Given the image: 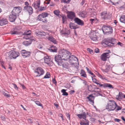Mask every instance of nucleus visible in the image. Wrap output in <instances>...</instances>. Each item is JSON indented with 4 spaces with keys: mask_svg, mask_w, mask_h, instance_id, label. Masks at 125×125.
Segmentation results:
<instances>
[{
    "mask_svg": "<svg viewBox=\"0 0 125 125\" xmlns=\"http://www.w3.org/2000/svg\"><path fill=\"white\" fill-rule=\"evenodd\" d=\"M59 53L61 55L62 60L64 61H66L69 59L71 54L70 52L64 49L61 50Z\"/></svg>",
    "mask_w": 125,
    "mask_h": 125,
    "instance_id": "f257e3e1",
    "label": "nucleus"
},
{
    "mask_svg": "<svg viewBox=\"0 0 125 125\" xmlns=\"http://www.w3.org/2000/svg\"><path fill=\"white\" fill-rule=\"evenodd\" d=\"M49 15L48 13L46 12H43L40 14L37 17V20L43 22L47 23L48 21L46 17H47Z\"/></svg>",
    "mask_w": 125,
    "mask_h": 125,
    "instance_id": "f03ea898",
    "label": "nucleus"
},
{
    "mask_svg": "<svg viewBox=\"0 0 125 125\" xmlns=\"http://www.w3.org/2000/svg\"><path fill=\"white\" fill-rule=\"evenodd\" d=\"M116 102L113 100H109L106 106V109L109 111L115 110Z\"/></svg>",
    "mask_w": 125,
    "mask_h": 125,
    "instance_id": "7ed1b4c3",
    "label": "nucleus"
},
{
    "mask_svg": "<svg viewBox=\"0 0 125 125\" xmlns=\"http://www.w3.org/2000/svg\"><path fill=\"white\" fill-rule=\"evenodd\" d=\"M20 55L19 53L17 51H11L7 53V56L11 59H15Z\"/></svg>",
    "mask_w": 125,
    "mask_h": 125,
    "instance_id": "20e7f679",
    "label": "nucleus"
},
{
    "mask_svg": "<svg viewBox=\"0 0 125 125\" xmlns=\"http://www.w3.org/2000/svg\"><path fill=\"white\" fill-rule=\"evenodd\" d=\"M102 30L104 34L111 33L112 31V29L111 27H107L105 25L103 26Z\"/></svg>",
    "mask_w": 125,
    "mask_h": 125,
    "instance_id": "39448f33",
    "label": "nucleus"
},
{
    "mask_svg": "<svg viewBox=\"0 0 125 125\" xmlns=\"http://www.w3.org/2000/svg\"><path fill=\"white\" fill-rule=\"evenodd\" d=\"M22 10V8L19 6L14 7L12 12V14L16 16H19V13Z\"/></svg>",
    "mask_w": 125,
    "mask_h": 125,
    "instance_id": "423d86ee",
    "label": "nucleus"
},
{
    "mask_svg": "<svg viewBox=\"0 0 125 125\" xmlns=\"http://www.w3.org/2000/svg\"><path fill=\"white\" fill-rule=\"evenodd\" d=\"M108 52L104 53L101 55L100 59L102 61H105L107 60V59L109 58V53L110 52V51L108 50Z\"/></svg>",
    "mask_w": 125,
    "mask_h": 125,
    "instance_id": "0eeeda50",
    "label": "nucleus"
},
{
    "mask_svg": "<svg viewBox=\"0 0 125 125\" xmlns=\"http://www.w3.org/2000/svg\"><path fill=\"white\" fill-rule=\"evenodd\" d=\"M34 72L37 74L36 77L40 76L43 75L44 73V70L41 68L39 67L37 68L34 71Z\"/></svg>",
    "mask_w": 125,
    "mask_h": 125,
    "instance_id": "6e6552de",
    "label": "nucleus"
},
{
    "mask_svg": "<svg viewBox=\"0 0 125 125\" xmlns=\"http://www.w3.org/2000/svg\"><path fill=\"white\" fill-rule=\"evenodd\" d=\"M55 61L57 62L58 64L60 66L61 65L62 62L64 61L63 60H62V56L59 55L55 56Z\"/></svg>",
    "mask_w": 125,
    "mask_h": 125,
    "instance_id": "1a4fd4ad",
    "label": "nucleus"
},
{
    "mask_svg": "<svg viewBox=\"0 0 125 125\" xmlns=\"http://www.w3.org/2000/svg\"><path fill=\"white\" fill-rule=\"evenodd\" d=\"M106 44L109 46H112L115 43L116 41L115 39L110 38L107 40Z\"/></svg>",
    "mask_w": 125,
    "mask_h": 125,
    "instance_id": "9d476101",
    "label": "nucleus"
},
{
    "mask_svg": "<svg viewBox=\"0 0 125 125\" xmlns=\"http://www.w3.org/2000/svg\"><path fill=\"white\" fill-rule=\"evenodd\" d=\"M96 84L97 85H99V86L100 87H103L104 88L108 87L110 88H113L112 85L109 83H104L103 84H102L98 82L96 83Z\"/></svg>",
    "mask_w": 125,
    "mask_h": 125,
    "instance_id": "9b49d317",
    "label": "nucleus"
},
{
    "mask_svg": "<svg viewBox=\"0 0 125 125\" xmlns=\"http://www.w3.org/2000/svg\"><path fill=\"white\" fill-rule=\"evenodd\" d=\"M23 10L28 11L30 15L33 12V9L31 6H24Z\"/></svg>",
    "mask_w": 125,
    "mask_h": 125,
    "instance_id": "f8f14e48",
    "label": "nucleus"
},
{
    "mask_svg": "<svg viewBox=\"0 0 125 125\" xmlns=\"http://www.w3.org/2000/svg\"><path fill=\"white\" fill-rule=\"evenodd\" d=\"M67 16L68 18L72 20L75 17V14L74 12L70 11L69 12Z\"/></svg>",
    "mask_w": 125,
    "mask_h": 125,
    "instance_id": "ddd939ff",
    "label": "nucleus"
},
{
    "mask_svg": "<svg viewBox=\"0 0 125 125\" xmlns=\"http://www.w3.org/2000/svg\"><path fill=\"white\" fill-rule=\"evenodd\" d=\"M51 57L50 56L46 55L44 57V60L45 63L49 64L50 63L52 62L51 61Z\"/></svg>",
    "mask_w": 125,
    "mask_h": 125,
    "instance_id": "4468645a",
    "label": "nucleus"
},
{
    "mask_svg": "<svg viewBox=\"0 0 125 125\" xmlns=\"http://www.w3.org/2000/svg\"><path fill=\"white\" fill-rule=\"evenodd\" d=\"M74 20L75 22L79 25L82 26L84 24L83 21L78 18H75Z\"/></svg>",
    "mask_w": 125,
    "mask_h": 125,
    "instance_id": "2eb2a0df",
    "label": "nucleus"
},
{
    "mask_svg": "<svg viewBox=\"0 0 125 125\" xmlns=\"http://www.w3.org/2000/svg\"><path fill=\"white\" fill-rule=\"evenodd\" d=\"M86 99H88V101L92 104H93L94 103V97L92 94L86 97Z\"/></svg>",
    "mask_w": 125,
    "mask_h": 125,
    "instance_id": "dca6fc26",
    "label": "nucleus"
},
{
    "mask_svg": "<svg viewBox=\"0 0 125 125\" xmlns=\"http://www.w3.org/2000/svg\"><path fill=\"white\" fill-rule=\"evenodd\" d=\"M34 40L33 38L28 39L27 41L23 42V44L25 46H28L31 44L32 41Z\"/></svg>",
    "mask_w": 125,
    "mask_h": 125,
    "instance_id": "f3484780",
    "label": "nucleus"
},
{
    "mask_svg": "<svg viewBox=\"0 0 125 125\" xmlns=\"http://www.w3.org/2000/svg\"><path fill=\"white\" fill-rule=\"evenodd\" d=\"M21 54L23 56L25 57L24 58L30 55V52H28L24 50H23L21 51Z\"/></svg>",
    "mask_w": 125,
    "mask_h": 125,
    "instance_id": "a211bd4d",
    "label": "nucleus"
},
{
    "mask_svg": "<svg viewBox=\"0 0 125 125\" xmlns=\"http://www.w3.org/2000/svg\"><path fill=\"white\" fill-rule=\"evenodd\" d=\"M91 40L94 41H95L97 40V36L95 32H92L91 33L90 37Z\"/></svg>",
    "mask_w": 125,
    "mask_h": 125,
    "instance_id": "6ab92c4d",
    "label": "nucleus"
},
{
    "mask_svg": "<svg viewBox=\"0 0 125 125\" xmlns=\"http://www.w3.org/2000/svg\"><path fill=\"white\" fill-rule=\"evenodd\" d=\"M8 21L5 18H0V25L3 26L7 24Z\"/></svg>",
    "mask_w": 125,
    "mask_h": 125,
    "instance_id": "aec40b11",
    "label": "nucleus"
},
{
    "mask_svg": "<svg viewBox=\"0 0 125 125\" xmlns=\"http://www.w3.org/2000/svg\"><path fill=\"white\" fill-rule=\"evenodd\" d=\"M40 0H36L35 1L32 5V6L36 9L39 8L40 6Z\"/></svg>",
    "mask_w": 125,
    "mask_h": 125,
    "instance_id": "412c9836",
    "label": "nucleus"
},
{
    "mask_svg": "<svg viewBox=\"0 0 125 125\" xmlns=\"http://www.w3.org/2000/svg\"><path fill=\"white\" fill-rule=\"evenodd\" d=\"M77 116L80 119L83 118L84 119V120H85V119H86V115L85 112H83L82 114H78L77 115Z\"/></svg>",
    "mask_w": 125,
    "mask_h": 125,
    "instance_id": "4be33fe9",
    "label": "nucleus"
},
{
    "mask_svg": "<svg viewBox=\"0 0 125 125\" xmlns=\"http://www.w3.org/2000/svg\"><path fill=\"white\" fill-rule=\"evenodd\" d=\"M20 32L17 28H14L13 30H11L10 32V33L11 34H18Z\"/></svg>",
    "mask_w": 125,
    "mask_h": 125,
    "instance_id": "5701e85b",
    "label": "nucleus"
},
{
    "mask_svg": "<svg viewBox=\"0 0 125 125\" xmlns=\"http://www.w3.org/2000/svg\"><path fill=\"white\" fill-rule=\"evenodd\" d=\"M16 16L12 14L10 15L9 17V20L10 21L13 22L15 21L16 18Z\"/></svg>",
    "mask_w": 125,
    "mask_h": 125,
    "instance_id": "b1692460",
    "label": "nucleus"
},
{
    "mask_svg": "<svg viewBox=\"0 0 125 125\" xmlns=\"http://www.w3.org/2000/svg\"><path fill=\"white\" fill-rule=\"evenodd\" d=\"M95 86V85L92 84H91L89 86H88V90L91 92L93 91L94 90Z\"/></svg>",
    "mask_w": 125,
    "mask_h": 125,
    "instance_id": "393cba45",
    "label": "nucleus"
},
{
    "mask_svg": "<svg viewBox=\"0 0 125 125\" xmlns=\"http://www.w3.org/2000/svg\"><path fill=\"white\" fill-rule=\"evenodd\" d=\"M107 12L106 11L102 12L101 15L102 18L104 19H105L107 17Z\"/></svg>",
    "mask_w": 125,
    "mask_h": 125,
    "instance_id": "a878e982",
    "label": "nucleus"
},
{
    "mask_svg": "<svg viewBox=\"0 0 125 125\" xmlns=\"http://www.w3.org/2000/svg\"><path fill=\"white\" fill-rule=\"evenodd\" d=\"M47 39L48 40L54 43L55 44L57 43V42L53 37L52 36H49L48 37Z\"/></svg>",
    "mask_w": 125,
    "mask_h": 125,
    "instance_id": "bb28decb",
    "label": "nucleus"
},
{
    "mask_svg": "<svg viewBox=\"0 0 125 125\" xmlns=\"http://www.w3.org/2000/svg\"><path fill=\"white\" fill-rule=\"evenodd\" d=\"M80 73L81 76L85 78L87 77V75L86 73V72L84 70L81 69V70Z\"/></svg>",
    "mask_w": 125,
    "mask_h": 125,
    "instance_id": "cd10ccee",
    "label": "nucleus"
},
{
    "mask_svg": "<svg viewBox=\"0 0 125 125\" xmlns=\"http://www.w3.org/2000/svg\"><path fill=\"white\" fill-rule=\"evenodd\" d=\"M89 121L85 119L83 121L81 122L80 124L81 125H89Z\"/></svg>",
    "mask_w": 125,
    "mask_h": 125,
    "instance_id": "c85d7f7f",
    "label": "nucleus"
},
{
    "mask_svg": "<svg viewBox=\"0 0 125 125\" xmlns=\"http://www.w3.org/2000/svg\"><path fill=\"white\" fill-rule=\"evenodd\" d=\"M69 27L71 29H75L78 28L77 25H76L72 23H70L69 24Z\"/></svg>",
    "mask_w": 125,
    "mask_h": 125,
    "instance_id": "c756f323",
    "label": "nucleus"
},
{
    "mask_svg": "<svg viewBox=\"0 0 125 125\" xmlns=\"http://www.w3.org/2000/svg\"><path fill=\"white\" fill-rule=\"evenodd\" d=\"M61 33L65 35H67L70 34V31L69 30H62L61 31Z\"/></svg>",
    "mask_w": 125,
    "mask_h": 125,
    "instance_id": "7c9ffc66",
    "label": "nucleus"
},
{
    "mask_svg": "<svg viewBox=\"0 0 125 125\" xmlns=\"http://www.w3.org/2000/svg\"><path fill=\"white\" fill-rule=\"evenodd\" d=\"M119 20L121 22L125 24V15H121L120 17Z\"/></svg>",
    "mask_w": 125,
    "mask_h": 125,
    "instance_id": "2f4dec72",
    "label": "nucleus"
},
{
    "mask_svg": "<svg viewBox=\"0 0 125 125\" xmlns=\"http://www.w3.org/2000/svg\"><path fill=\"white\" fill-rule=\"evenodd\" d=\"M115 107V110H116V111L120 110L122 109V107L118 105L116 102Z\"/></svg>",
    "mask_w": 125,
    "mask_h": 125,
    "instance_id": "473e14b6",
    "label": "nucleus"
},
{
    "mask_svg": "<svg viewBox=\"0 0 125 125\" xmlns=\"http://www.w3.org/2000/svg\"><path fill=\"white\" fill-rule=\"evenodd\" d=\"M64 62V61L63 62H62L61 65H62V66L63 67L65 68H68L69 67L68 64L66 62Z\"/></svg>",
    "mask_w": 125,
    "mask_h": 125,
    "instance_id": "72a5a7b5",
    "label": "nucleus"
},
{
    "mask_svg": "<svg viewBox=\"0 0 125 125\" xmlns=\"http://www.w3.org/2000/svg\"><path fill=\"white\" fill-rule=\"evenodd\" d=\"M69 58L72 62H74L75 61H78V59L76 57L73 56H70Z\"/></svg>",
    "mask_w": 125,
    "mask_h": 125,
    "instance_id": "f704fd0d",
    "label": "nucleus"
},
{
    "mask_svg": "<svg viewBox=\"0 0 125 125\" xmlns=\"http://www.w3.org/2000/svg\"><path fill=\"white\" fill-rule=\"evenodd\" d=\"M66 90L64 89H62L61 90V92L63 93L62 95L65 96H67L68 95L67 93L66 92Z\"/></svg>",
    "mask_w": 125,
    "mask_h": 125,
    "instance_id": "c9c22d12",
    "label": "nucleus"
},
{
    "mask_svg": "<svg viewBox=\"0 0 125 125\" xmlns=\"http://www.w3.org/2000/svg\"><path fill=\"white\" fill-rule=\"evenodd\" d=\"M81 17H84L86 16V13L85 11H82L80 14Z\"/></svg>",
    "mask_w": 125,
    "mask_h": 125,
    "instance_id": "e433bc0d",
    "label": "nucleus"
},
{
    "mask_svg": "<svg viewBox=\"0 0 125 125\" xmlns=\"http://www.w3.org/2000/svg\"><path fill=\"white\" fill-rule=\"evenodd\" d=\"M35 104L38 106H40L42 107H43L42 104L40 103L39 101H35Z\"/></svg>",
    "mask_w": 125,
    "mask_h": 125,
    "instance_id": "4c0bfd02",
    "label": "nucleus"
},
{
    "mask_svg": "<svg viewBox=\"0 0 125 125\" xmlns=\"http://www.w3.org/2000/svg\"><path fill=\"white\" fill-rule=\"evenodd\" d=\"M56 15L58 16L59 14L60 11L59 10H55L53 12Z\"/></svg>",
    "mask_w": 125,
    "mask_h": 125,
    "instance_id": "58836bf2",
    "label": "nucleus"
},
{
    "mask_svg": "<svg viewBox=\"0 0 125 125\" xmlns=\"http://www.w3.org/2000/svg\"><path fill=\"white\" fill-rule=\"evenodd\" d=\"M50 74L49 73L47 72L46 75L44 76V78H48L50 77Z\"/></svg>",
    "mask_w": 125,
    "mask_h": 125,
    "instance_id": "ea45409f",
    "label": "nucleus"
},
{
    "mask_svg": "<svg viewBox=\"0 0 125 125\" xmlns=\"http://www.w3.org/2000/svg\"><path fill=\"white\" fill-rule=\"evenodd\" d=\"M62 23H64L65 21H66V18L65 16H62Z\"/></svg>",
    "mask_w": 125,
    "mask_h": 125,
    "instance_id": "a19ab883",
    "label": "nucleus"
},
{
    "mask_svg": "<svg viewBox=\"0 0 125 125\" xmlns=\"http://www.w3.org/2000/svg\"><path fill=\"white\" fill-rule=\"evenodd\" d=\"M95 77H93V76H92V78L93 82L94 83L96 84V83H97L98 82H97V81L96 79L95 78Z\"/></svg>",
    "mask_w": 125,
    "mask_h": 125,
    "instance_id": "79ce46f5",
    "label": "nucleus"
},
{
    "mask_svg": "<svg viewBox=\"0 0 125 125\" xmlns=\"http://www.w3.org/2000/svg\"><path fill=\"white\" fill-rule=\"evenodd\" d=\"M31 31H27L25 32L24 34L25 35H30L31 34Z\"/></svg>",
    "mask_w": 125,
    "mask_h": 125,
    "instance_id": "37998d69",
    "label": "nucleus"
},
{
    "mask_svg": "<svg viewBox=\"0 0 125 125\" xmlns=\"http://www.w3.org/2000/svg\"><path fill=\"white\" fill-rule=\"evenodd\" d=\"M39 36V37H43L46 35V33L44 32H41V33L38 34Z\"/></svg>",
    "mask_w": 125,
    "mask_h": 125,
    "instance_id": "c03bdc74",
    "label": "nucleus"
},
{
    "mask_svg": "<svg viewBox=\"0 0 125 125\" xmlns=\"http://www.w3.org/2000/svg\"><path fill=\"white\" fill-rule=\"evenodd\" d=\"M121 94H122L121 93H119V97H123L124 98H125V95L123 94H122V95H121Z\"/></svg>",
    "mask_w": 125,
    "mask_h": 125,
    "instance_id": "a18cd8bd",
    "label": "nucleus"
},
{
    "mask_svg": "<svg viewBox=\"0 0 125 125\" xmlns=\"http://www.w3.org/2000/svg\"><path fill=\"white\" fill-rule=\"evenodd\" d=\"M3 94L4 96H6L7 97H10V95L7 93H5L4 92L3 93Z\"/></svg>",
    "mask_w": 125,
    "mask_h": 125,
    "instance_id": "49530a36",
    "label": "nucleus"
},
{
    "mask_svg": "<svg viewBox=\"0 0 125 125\" xmlns=\"http://www.w3.org/2000/svg\"><path fill=\"white\" fill-rule=\"evenodd\" d=\"M87 51L89 52L90 53H93V50L92 49H90L89 48H87Z\"/></svg>",
    "mask_w": 125,
    "mask_h": 125,
    "instance_id": "de8ad7c7",
    "label": "nucleus"
},
{
    "mask_svg": "<svg viewBox=\"0 0 125 125\" xmlns=\"http://www.w3.org/2000/svg\"><path fill=\"white\" fill-rule=\"evenodd\" d=\"M41 53L39 52H36L35 55V56H41Z\"/></svg>",
    "mask_w": 125,
    "mask_h": 125,
    "instance_id": "09e8293b",
    "label": "nucleus"
},
{
    "mask_svg": "<svg viewBox=\"0 0 125 125\" xmlns=\"http://www.w3.org/2000/svg\"><path fill=\"white\" fill-rule=\"evenodd\" d=\"M97 76L100 78L103 79H104L105 78L104 77H103L99 73H98L97 74Z\"/></svg>",
    "mask_w": 125,
    "mask_h": 125,
    "instance_id": "8fccbe9b",
    "label": "nucleus"
},
{
    "mask_svg": "<svg viewBox=\"0 0 125 125\" xmlns=\"http://www.w3.org/2000/svg\"><path fill=\"white\" fill-rule=\"evenodd\" d=\"M66 116L68 118V119L70 120V116L69 114V113H66Z\"/></svg>",
    "mask_w": 125,
    "mask_h": 125,
    "instance_id": "3c124183",
    "label": "nucleus"
},
{
    "mask_svg": "<svg viewBox=\"0 0 125 125\" xmlns=\"http://www.w3.org/2000/svg\"><path fill=\"white\" fill-rule=\"evenodd\" d=\"M69 61L70 62V64H74L75 63V62H73V61H72V60H71L70 59L69 60Z\"/></svg>",
    "mask_w": 125,
    "mask_h": 125,
    "instance_id": "603ef678",
    "label": "nucleus"
},
{
    "mask_svg": "<svg viewBox=\"0 0 125 125\" xmlns=\"http://www.w3.org/2000/svg\"><path fill=\"white\" fill-rule=\"evenodd\" d=\"M117 44L118 45H120L121 46H123V44L122 43L120 42H119L117 43Z\"/></svg>",
    "mask_w": 125,
    "mask_h": 125,
    "instance_id": "864d4df0",
    "label": "nucleus"
},
{
    "mask_svg": "<svg viewBox=\"0 0 125 125\" xmlns=\"http://www.w3.org/2000/svg\"><path fill=\"white\" fill-rule=\"evenodd\" d=\"M13 84V85L15 89H16L18 90V88L17 87L16 85L15 84Z\"/></svg>",
    "mask_w": 125,
    "mask_h": 125,
    "instance_id": "5fc2aeb1",
    "label": "nucleus"
},
{
    "mask_svg": "<svg viewBox=\"0 0 125 125\" xmlns=\"http://www.w3.org/2000/svg\"><path fill=\"white\" fill-rule=\"evenodd\" d=\"M51 50H52V51L53 52H56L57 50V48L55 47L54 49H52Z\"/></svg>",
    "mask_w": 125,
    "mask_h": 125,
    "instance_id": "6e6d98bb",
    "label": "nucleus"
},
{
    "mask_svg": "<svg viewBox=\"0 0 125 125\" xmlns=\"http://www.w3.org/2000/svg\"><path fill=\"white\" fill-rule=\"evenodd\" d=\"M66 1L67 0H62V1L61 2H63L64 3H68L69 2H70V0H67V1Z\"/></svg>",
    "mask_w": 125,
    "mask_h": 125,
    "instance_id": "4d7b16f0",
    "label": "nucleus"
},
{
    "mask_svg": "<svg viewBox=\"0 0 125 125\" xmlns=\"http://www.w3.org/2000/svg\"><path fill=\"white\" fill-rule=\"evenodd\" d=\"M50 0H45L44 2L45 3L47 4H49L50 3Z\"/></svg>",
    "mask_w": 125,
    "mask_h": 125,
    "instance_id": "13d9d810",
    "label": "nucleus"
},
{
    "mask_svg": "<svg viewBox=\"0 0 125 125\" xmlns=\"http://www.w3.org/2000/svg\"><path fill=\"white\" fill-rule=\"evenodd\" d=\"M25 4L26 5L25 6H29V3L28 2H26L25 3Z\"/></svg>",
    "mask_w": 125,
    "mask_h": 125,
    "instance_id": "bf43d9fd",
    "label": "nucleus"
},
{
    "mask_svg": "<svg viewBox=\"0 0 125 125\" xmlns=\"http://www.w3.org/2000/svg\"><path fill=\"white\" fill-rule=\"evenodd\" d=\"M115 121L118 122H119L121 121L120 120L117 118L115 119Z\"/></svg>",
    "mask_w": 125,
    "mask_h": 125,
    "instance_id": "052dcab7",
    "label": "nucleus"
},
{
    "mask_svg": "<svg viewBox=\"0 0 125 125\" xmlns=\"http://www.w3.org/2000/svg\"><path fill=\"white\" fill-rule=\"evenodd\" d=\"M95 52L96 53H97L99 52V50L98 48H96L95 50Z\"/></svg>",
    "mask_w": 125,
    "mask_h": 125,
    "instance_id": "680f3d73",
    "label": "nucleus"
},
{
    "mask_svg": "<svg viewBox=\"0 0 125 125\" xmlns=\"http://www.w3.org/2000/svg\"><path fill=\"white\" fill-rule=\"evenodd\" d=\"M52 82L54 84H56L57 83L56 82L55 79H52Z\"/></svg>",
    "mask_w": 125,
    "mask_h": 125,
    "instance_id": "e2e57ef3",
    "label": "nucleus"
},
{
    "mask_svg": "<svg viewBox=\"0 0 125 125\" xmlns=\"http://www.w3.org/2000/svg\"><path fill=\"white\" fill-rule=\"evenodd\" d=\"M21 86L23 89H25L26 88L24 86V85L22 84H21Z\"/></svg>",
    "mask_w": 125,
    "mask_h": 125,
    "instance_id": "0e129e2a",
    "label": "nucleus"
},
{
    "mask_svg": "<svg viewBox=\"0 0 125 125\" xmlns=\"http://www.w3.org/2000/svg\"><path fill=\"white\" fill-rule=\"evenodd\" d=\"M110 2H111L112 3V4L113 5H116L117 4H118V3L117 2H115V3H114V2H112V1H111V0L110 1Z\"/></svg>",
    "mask_w": 125,
    "mask_h": 125,
    "instance_id": "69168bd1",
    "label": "nucleus"
},
{
    "mask_svg": "<svg viewBox=\"0 0 125 125\" xmlns=\"http://www.w3.org/2000/svg\"><path fill=\"white\" fill-rule=\"evenodd\" d=\"M75 92V91L74 90H72L70 92V94H73V93H74Z\"/></svg>",
    "mask_w": 125,
    "mask_h": 125,
    "instance_id": "338daca9",
    "label": "nucleus"
},
{
    "mask_svg": "<svg viewBox=\"0 0 125 125\" xmlns=\"http://www.w3.org/2000/svg\"><path fill=\"white\" fill-rule=\"evenodd\" d=\"M28 120L29 122H30V123H32V120L31 119H28Z\"/></svg>",
    "mask_w": 125,
    "mask_h": 125,
    "instance_id": "774afa93",
    "label": "nucleus"
}]
</instances>
